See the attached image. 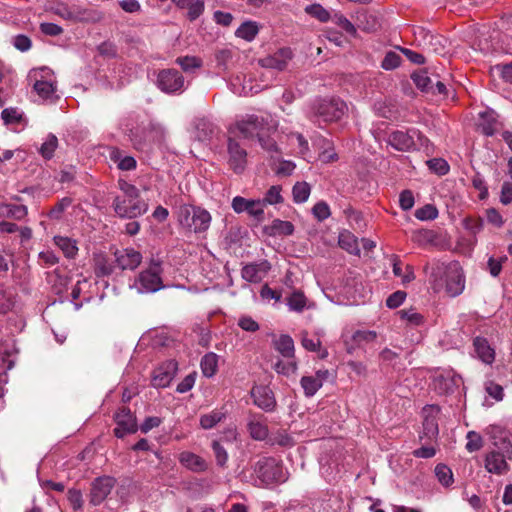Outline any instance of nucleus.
Instances as JSON below:
<instances>
[{
  "label": "nucleus",
  "mask_w": 512,
  "mask_h": 512,
  "mask_svg": "<svg viewBox=\"0 0 512 512\" xmlns=\"http://www.w3.org/2000/svg\"><path fill=\"white\" fill-rule=\"evenodd\" d=\"M112 485L110 482H93L91 489V503L93 505H99L110 493Z\"/></svg>",
  "instance_id": "nucleus-37"
},
{
  "label": "nucleus",
  "mask_w": 512,
  "mask_h": 512,
  "mask_svg": "<svg viewBox=\"0 0 512 512\" xmlns=\"http://www.w3.org/2000/svg\"><path fill=\"white\" fill-rule=\"evenodd\" d=\"M440 413V407L437 405H426L422 409L423 430L419 436L420 440L427 438L429 440L436 439L439 433L437 417Z\"/></svg>",
  "instance_id": "nucleus-13"
},
{
  "label": "nucleus",
  "mask_w": 512,
  "mask_h": 512,
  "mask_svg": "<svg viewBox=\"0 0 512 512\" xmlns=\"http://www.w3.org/2000/svg\"><path fill=\"white\" fill-rule=\"evenodd\" d=\"M134 287L139 293H154L164 288L160 277V264L155 263V269L149 268L142 271L134 282Z\"/></svg>",
  "instance_id": "nucleus-9"
},
{
  "label": "nucleus",
  "mask_w": 512,
  "mask_h": 512,
  "mask_svg": "<svg viewBox=\"0 0 512 512\" xmlns=\"http://www.w3.org/2000/svg\"><path fill=\"white\" fill-rule=\"evenodd\" d=\"M259 33V25L255 21L243 22L235 31V35L245 41H253Z\"/></svg>",
  "instance_id": "nucleus-36"
},
{
  "label": "nucleus",
  "mask_w": 512,
  "mask_h": 512,
  "mask_svg": "<svg viewBox=\"0 0 512 512\" xmlns=\"http://www.w3.org/2000/svg\"><path fill=\"white\" fill-rule=\"evenodd\" d=\"M228 165L237 174L242 173L247 165V151L232 136L227 140Z\"/></svg>",
  "instance_id": "nucleus-11"
},
{
  "label": "nucleus",
  "mask_w": 512,
  "mask_h": 512,
  "mask_svg": "<svg viewBox=\"0 0 512 512\" xmlns=\"http://www.w3.org/2000/svg\"><path fill=\"white\" fill-rule=\"evenodd\" d=\"M1 118L6 124L20 122L22 115L16 108H5L1 113Z\"/></svg>",
  "instance_id": "nucleus-61"
},
{
  "label": "nucleus",
  "mask_w": 512,
  "mask_h": 512,
  "mask_svg": "<svg viewBox=\"0 0 512 512\" xmlns=\"http://www.w3.org/2000/svg\"><path fill=\"white\" fill-rule=\"evenodd\" d=\"M433 388L438 394H448L453 392L456 383L453 377L449 375L439 374L433 378Z\"/></svg>",
  "instance_id": "nucleus-34"
},
{
  "label": "nucleus",
  "mask_w": 512,
  "mask_h": 512,
  "mask_svg": "<svg viewBox=\"0 0 512 512\" xmlns=\"http://www.w3.org/2000/svg\"><path fill=\"white\" fill-rule=\"evenodd\" d=\"M398 315L402 320H405L413 326H421L425 322L424 316L418 313L414 308L400 310Z\"/></svg>",
  "instance_id": "nucleus-45"
},
{
  "label": "nucleus",
  "mask_w": 512,
  "mask_h": 512,
  "mask_svg": "<svg viewBox=\"0 0 512 512\" xmlns=\"http://www.w3.org/2000/svg\"><path fill=\"white\" fill-rule=\"evenodd\" d=\"M196 375V372H192L186 375L184 379L180 383H178L176 391L181 394L190 391L195 385Z\"/></svg>",
  "instance_id": "nucleus-59"
},
{
  "label": "nucleus",
  "mask_w": 512,
  "mask_h": 512,
  "mask_svg": "<svg viewBox=\"0 0 512 512\" xmlns=\"http://www.w3.org/2000/svg\"><path fill=\"white\" fill-rule=\"evenodd\" d=\"M28 78L33 81V89L42 100L52 102L58 99L57 82L51 69L47 67L33 69L29 72Z\"/></svg>",
  "instance_id": "nucleus-4"
},
{
  "label": "nucleus",
  "mask_w": 512,
  "mask_h": 512,
  "mask_svg": "<svg viewBox=\"0 0 512 512\" xmlns=\"http://www.w3.org/2000/svg\"><path fill=\"white\" fill-rule=\"evenodd\" d=\"M111 159L117 163V167L123 171L134 170L137 166V162L132 156H122L119 150H113L111 152Z\"/></svg>",
  "instance_id": "nucleus-39"
},
{
  "label": "nucleus",
  "mask_w": 512,
  "mask_h": 512,
  "mask_svg": "<svg viewBox=\"0 0 512 512\" xmlns=\"http://www.w3.org/2000/svg\"><path fill=\"white\" fill-rule=\"evenodd\" d=\"M254 472L259 480H283L286 477L282 461L274 457L259 459L254 466Z\"/></svg>",
  "instance_id": "nucleus-7"
},
{
  "label": "nucleus",
  "mask_w": 512,
  "mask_h": 512,
  "mask_svg": "<svg viewBox=\"0 0 512 512\" xmlns=\"http://www.w3.org/2000/svg\"><path fill=\"white\" fill-rule=\"evenodd\" d=\"M401 61L402 59L398 53L388 51L381 62V68L386 71L394 70L400 66Z\"/></svg>",
  "instance_id": "nucleus-50"
},
{
  "label": "nucleus",
  "mask_w": 512,
  "mask_h": 512,
  "mask_svg": "<svg viewBox=\"0 0 512 512\" xmlns=\"http://www.w3.org/2000/svg\"><path fill=\"white\" fill-rule=\"evenodd\" d=\"M274 370L280 375L289 377L296 374L298 370V364L295 358L288 359L287 361L279 359L274 364Z\"/></svg>",
  "instance_id": "nucleus-41"
},
{
  "label": "nucleus",
  "mask_w": 512,
  "mask_h": 512,
  "mask_svg": "<svg viewBox=\"0 0 512 512\" xmlns=\"http://www.w3.org/2000/svg\"><path fill=\"white\" fill-rule=\"evenodd\" d=\"M277 128L278 121L270 113L264 115L246 114L230 125L228 132L232 137L252 139L265 133H273Z\"/></svg>",
  "instance_id": "nucleus-2"
},
{
  "label": "nucleus",
  "mask_w": 512,
  "mask_h": 512,
  "mask_svg": "<svg viewBox=\"0 0 512 512\" xmlns=\"http://www.w3.org/2000/svg\"><path fill=\"white\" fill-rule=\"evenodd\" d=\"M292 58L293 53L290 48H281L273 54L259 59L258 63L263 68L283 71L287 68Z\"/></svg>",
  "instance_id": "nucleus-17"
},
{
  "label": "nucleus",
  "mask_w": 512,
  "mask_h": 512,
  "mask_svg": "<svg viewBox=\"0 0 512 512\" xmlns=\"http://www.w3.org/2000/svg\"><path fill=\"white\" fill-rule=\"evenodd\" d=\"M338 244L342 249L346 250L348 253L355 256L360 255L358 239L350 231L343 230L339 233Z\"/></svg>",
  "instance_id": "nucleus-27"
},
{
  "label": "nucleus",
  "mask_w": 512,
  "mask_h": 512,
  "mask_svg": "<svg viewBox=\"0 0 512 512\" xmlns=\"http://www.w3.org/2000/svg\"><path fill=\"white\" fill-rule=\"evenodd\" d=\"M254 404L260 409L271 412L276 407V400L272 390L266 386L254 387L251 391Z\"/></svg>",
  "instance_id": "nucleus-20"
},
{
  "label": "nucleus",
  "mask_w": 512,
  "mask_h": 512,
  "mask_svg": "<svg viewBox=\"0 0 512 512\" xmlns=\"http://www.w3.org/2000/svg\"><path fill=\"white\" fill-rule=\"evenodd\" d=\"M444 273L446 277V293L451 297H457L464 291L465 276L462 267L458 262H451L448 265L437 266L432 276L437 277L438 274Z\"/></svg>",
  "instance_id": "nucleus-5"
},
{
  "label": "nucleus",
  "mask_w": 512,
  "mask_h": 512,
  "mask_svg": "<svg viewBox=\"0 0 512 512\" xmlns=\"http://www.w3.org/2000/svg\"><path fill=\"white\" fill-rule=\"evenodd\" d=\"M485 434L493 446L485 456V469L491 474L504 476L509 472V462L512 461V432L493 424L486 427Z\"/></svg>",
  "instance_id": "nucleus-1"
},
{
  "label": "nucleus",
  "mask_w": 512,
  "mask_h": 512,
  "mask_svg": "<svg viewBox=\"0 0 512 512\" xmlns=\"http://www.w3.org/2000/svg\"><path fill=\"white\" fill-rule=\"evenodd\" d=\"M177 221L181 228L193 233L206 232L212 216L206 209L190 204H183L177 210Z\"/></svg>",
  "instance_id": "nucleus-3"
},
{
  "label": "nucleus",
  "mask_w": 512,
  "mask_h": 512,
  "mask_svg": "<svg viewBox=\"0 0 512 512\" xmlns=\"http://www.w3.org/2000/svg\"><path fill=\"white\" fill-rule=\"evenodd\" d=\"M473 346L478 358L485 364H492L495 360V350L484 337H476Z\"/></svg>",
  "instance_id": "nucleus-24"
},
{
  "label": "nucleus",
  "mask_w": 512,
  "mask_h": 512,
  "mask_svg": "<svg viewBox=\"0 0 512 512\" xmlns=\"http://www.w3.org/2000/svg\"><path fill=\"white\" fill-rule=\"evenodd\" d=\"M274 348L285 358H295L294 341L291 336L283 334L274 341Z\"/></svg>",
  "instance_id": "nucleus-30"
},
{
  "label": "nucleus",
  "mask_w": 512,
  "mask_h": 512,
  "mask_svg": "<svg viewBox=\"0 0 512 512\" xmlns=\"http://www.w3.org/2000/svg\"><path fill=\"white\" fill-rule=\"evenodd\" d=\"M312 213L318 221H324L331 215L330 208L324 201L316 203L312 208Z\"/></svg>",
  "instance_id": "nucleus-56"
},
{
  "label": "nucleus",
  "mask_w": 512,
  "mask_h": 512,
  "mask_svg": "<svg viewBox=\"0 0 512 512\" xmlns=\"http://www.w3.org/2000/svg\"><path fill=\"white\" fill-rule=\"evenodd\" d=\"M301 344L307 351L319 353L320 358H326L328 355L327 349L322 348L320 339L308 337L307 332L302 334Z\"/></svg>",
  "instance_id": "nucleus-38"
},
{
  "label": "nucleus",
  "mask_w": 512,
  "mask_h": 512,
  "mask_svg": "<svg viewBox=\"0 0 512 512\" xmlns=\"http://www.w3.org/2000/svg\"><path fill=\"white\" fill-rule=\"evenodd\" d=\"M313 115L324 122L340 120L347 111L344 101L339 98H324L315 100L312 106Z\"/></svg>",
  "instance_id": "nucleus-6"
},
{
  "label": "nucleus",
  "mask_w": 512,
  "mask_h": 512,
  "mask_svg": "<svg viewBox=\"0 0 512 512\" xmlns=\"http://www.w3.org/2000/svg\"><path fill=\"white\" fill-rule=\"evenodd\" d=\"M406 299V293L404 291H396L392 293L386 300L388 308L395 309L403 304Z\"/></svg>",
  "instance_id": "nucleus-63"
},
{
  "label": "nucleus",
  "mask_w": 512,
  "mask_h": 512,
  "mask_svg": "<svg viewBox=\"0 0 512 512\" xmlns=\"http://www.w3.org/2000/svg\"><path fill=\"white\" fill-rule=\"evenodd\" d=\"M310 192L311 187L307 182H297L292 188L293 201L297 204L306 202Z\"/></svg>",
  "instance_id": "nucleus-42"
},
{
  "label": "nucleus",
  "mask_w": 512,
  "mask_h": 512,
  "mask_svg": "<svg viewBox=\"0 0 512 512\" xmlns=\"http://www.w3.org/2000/svg\"><path fill=\"white\" fill-rule=\"evenodd\" d=\"M184 8L188 9V18L193 21L203 13L204 0H196L195 3H189V5Z\"/></svg>",
  "instance_id": "nucleus-62"
},
{
  "label": "nucleus",
  "mask_w": 512,
  "mask_h": 512,
  "mask_svg": "<svg viewBox=\"0 0 512 512\" xmlns=\"http://www.w3.org/2000/svg\"><path fill=\"white\" fill-rule=\"evenodd\" d=\"M266 231L271 236H289L294 232V225L290 221L275 219L266 228Z\"/></svg>",
  "instance_id": "nucleus-33"
},
{
  "label": "nucleus",
  "mask_w": 512,
  "mask_h": 512,
  "mask_svg": "<svg viewBox=\"0 0 512 512\" xmlns=\"http://www.w3.org/2000/svg\"><path fill=\"white\" fill-rule=\"evenodd\" d=\"M305 11L320 22H327L330 19L329 11L317 3L306 6Z\"/></svg>",
  "instance_id": "nucleus-49"
},
{
  "label": "nucleus",
  "mask_w": 512,
  "mask_h": 512,
  "mask_svg": "<svg viewBox=\"0 0 512 512\" xmlns=\"http://www.w3.org/2000/svg\"><path fill=\"white\" fill-rule=\"evenodd\" d=\"M414 203V196L410 190H404L400 193L399 205L403 210L408 211L412 209Z\"/></svg>",
  "instance_id": "nucleus-64"
},
{
  "label": "nucleus",
  "mask_w": 512,
  "mask_h": 512,
  "mask_svg": "<svg viewBox=\"0 0 512 512\" xmlns=\"http://www.w3.org/2000/svg\"><path fill=\"white\" fill-rule=\"evenodd\" d=\"M247 431L255 441H266L269 437V428L266 418L262 414H250L247 418Z\"/></svg>",
  "instance_id": "nucleus-18"
},
{
  "label": "nucleus",
  "mask_w": 512,
  "mask_h": 512,
  "mask_svg": "<svg viewBox=\"0 0 512 512\" xmlns=\"http://www.w3.org/2000/svg\"><path fill=\"white\" fill-rule=\"evenodd\" d=\"M429 169L437 175H445L449 172V164L442 158H433L427 161Z\"/></svg>",
  "instance_id": "nucleus-52"
},
{
  "label": "nucleus",
  "mask_w": 512,
  "mask_h": 512,
  "mask_svg": "<svg viewBox=\"0 0 512 512\" xmlns=\"http://www.w3.org/2000/svg\"><path fill=\"white\" fill-rule=\"evenodd\" d=\"M179 461L183 466L193 471H204L207 467L203 458L188 451L180 454Z\"/></svg>",
  "instance_id": "nucleus-29"
},
{
  "label": "nucleus",
  "mask_w": 512,
  "mask_h": 512,
  "mask_svg": "<svg viewBox=\"0 0 512 512\" xmlns=\"http://www.w3.org/2000/svg\"><path fill=\"white\" fill-rule=\"evenodd\" d=\"M415 217L420 221L434 220L438 217V210L434 205L427 204L415 211Z\"/></svg>",
  "instance_id": "nucleus-51"
},
{
  "label": "nucleus",
  "mask_w": 512,
  "mask_h": 512,
  "mask_svg": "<svg viewBox=\"0 0 512 512\" xmlns=\"http://www.w3.org/2000/svg\"><path fill=\"white\" fill-rule=\"evenodd\" d=\"M388 143L398 151H409L414 147L413 135L404 131L391 133Z\"/></svg>",
  "instance_id": "nucleus-25"
},
{
  "label": "nucleus",
  "mask_w": 512,
  "mask_h": 512,
  "mask_svg": "<svg viewBox=\"0 0 512 512\" xmlns=\"http://www.w3.org/2000/svg\"><path fill=\"white\" fill-rule=\"evenodd\" d=\"M115 261L122 270H135L142 262V254L134 248H124L115 252Z\"/></svg>",
  "instance_id": "nucleus-19"
},
{
  "label": "nucleus",
  "mask_w": 512,
  "mask_h": 512,
  "mask_svg": "<svg viewBox=\"0 0 512 512\" xmlns=\"http://www.w3.org/2000/svg\"><path fill=\"white\" fill-rule=\"evenodd\" d=\"M377 338V332L374 330H357L352 335L353 345H349L347 342V352L352 354L356 347H360L365 343H372Z\"/></svg>",
  "instance_id": "nucleus-28"
},
{
  "label": "nucleus",
  "mask_w": 512,
  "mask_h": 512,
  "mask_svg": "<svg viewBox=\"0 0 512 512\" xmlns=\"http://www.w3.org/2000/svg\"><path fill=\"white\" fill-rule=\"evenodd\" d=\"M212 449L219 466H224L228 461V453L219 441L212 442Z\"/></svg>",
  "instance_id": "nucleus-58"
},
{
  "label": "nucleus",
  "mask_w": 512,
  "mask_h": 512,
  "mask_svg": "<svg viewBox=\"0 0 512 512\" xmlns=\"http://www.w3.org/2000/svg\"><path fill=\"white\" fill-rule=\"evenodd\" d=\"M116 427L114 435L117 438H123L127 434H132L137 431L136 417L132 414L130 409L121 408L114 416Z\"/></svg>",
  "instance_id": "nucleus-14"
},
{
  "label": "nucleus",
  "mask_w": 512,
  "mask_h": 512,
  "mask_svg": "<svg viewBox=\"0 0 512 512\" xmlns=\"http://www.w3.org/2000/svg\"><path fill=\"white\" fill-rule=\"evenodd\" d=\"M7 217L13 218L15 220H23L28 215V208L25 205H16L11 204L7 205Z\"/></svg>",
  "instance_id": "nucleus-53"
},
{
  "label": "nucleus",
  "mask_w": 512,
  "mask_h": 512,
  "mask_svg": "<svg viewBox=\"0 0 512 512\" xmlns=\"http://www.w3.org/2000/svg\"><path fill=\"white\" fill-rule=\"evenodd\" d=\"M267 443L272 446L291 447L294 445V440L287 431L277 430L271 436L269 435Z\"/></svg>",
  "instance_id": "nucleus-40"
},
{
  "label": "nucleus",
  "mask_w": 512,
  "mask_h": 512,
  "mask_svg": "<svg viewBox=\"0 0 512 512\" xmlns=\"http://www.w3.org/2000/svg\"><path fill=\"white\" fill-rule=\"evenodd\" d=\"M72 204L70 197H64L59 200L56 205L50 210L49 217L58 219L60 215Z\"/></svg>",
  "instance_id": "nucleus-57"
},
{
  "label": "nucleus",
  "mask_w": 512,
  "mask_h": 512,
  "mask_svg": "<svg viewBox=\"0 0 512 512\" xmlns=\"http://www.w3.org/2000/svg\"><path fill=\"white\" fill-rule=\"evenodd\" d=\"M58 146V139L55 135L50 134L47 136L45 141L42 143L39 153L45 158V159H51L54 155V152Z\"/></svg>",
  "instance_id": "nucleus-46"
},
{
  "label": "nucleus",
  "mask_w": 512,
  "mask_h": 512,
  "mask_svg": "<svg viewBox=\"0 0 512 512\" xmlns=\"http://www.w3.org/2000/svg\"><path fill=\"white\" fill-rule=\"evenodd\" d=\"M156 84L166 94H180L185 90V79L175 69L161 70L157 75Z\"/></svg>",
  "instance_id": "nucleus-8"
},
{
  "label": "nucleus",
  "mask_w": 512,
  "mask_h": 512,
  "mask_svg": "<svg viewBox=\"0 0 512 512\" xmlns=\"http://www.w3.org/2000/svg\"><path fill=\"white\" fill-rule=\"evenodd\" d=\"M486 393L496 401L503 400L504 390L503 387L494 381H487L485 383Z\"/></svg>",
  "instance_id": "nucleus-55"
},
{
  "label": "nucleus",
  "mask_w": 512,
  "mask_h": 512,
  "mask_svg": "<svg viewBox=\"0 0 512 512\" xmlns=\"http://www.w3.org/2000/svg\"><path fill=\"white\" fill-rule=\"evenodd\" d=\"M411 79L414 84L421 90H427L431 79L428 77L425 71L415 72L411 75Z\"/></svg>",
  "instance_id": "nucleus-60"
},
{
  "label": "nucleus",
  "mask_w": 512,
  "mask_h": 512,
  "mask_svg": "<svg viewBox=\"0 0 512 512\" xmlns=\"http://www.w3.org/2000/svg\"><path fill=\"white\" fill-rule=\"evenodd\" d=\"M393 273L397 277H402L403 283H408L414 279V273L410 267H407V273L402 276V270L400 267V261L397 256L392 257Z\"/></svg>",
  "instance_id": "nucleus-54"
},
{
  "label": "nucleus",
  "mask_w": 512,
  "mask_h": 512,
  "mask_svg": "<svg viewBox=\"0 0 512 512\" xmlns=\"http://www.w3.org/2000/svg\"><path fill=\"white\" fill-rule=\"evenodd\" d=\"M271 269L268 261L264 260L259 263H250L242 268L241 275L244 280L250 283H259Z\"/></svg>",
  "instance_id": "nucleus-21"
},
{
  "label": "nucleus",
  "mask_w": 512,
  "mask_h": 512,
  "mask_svg": "<svg viewBox=\"0 0 512 512\" xmlns=\"http://www.w3.org/2000/svg\"><path fill=\"white\" fill-rule=\"evenodd\" d=\"M286 305L288 306L290 311L301 313L305 309H310L312 307L311 304H309L307 297L305 294L300 290L293 291L287 298H286Z\"/></svg>",
  "instance_id": "nucleus-26"
},
{
  "label": "nucleus",
  "mask_w": 512,
  "mask_h": 512,
  "mask_svg": "<svg viewBox=\"0 0 512 512\" xmlns=\"http://www.w3.org/2000/svg\"><path fill=\"white\" fill-rule=\"evenodd\" d=\"M53 241L55 245L63 252L65 257L73 259L78 254V246L76 240L64 236H55Z\"/></svg>",
  "instance_id": "nucleus-31"
},
{
  "label": "nucleus",
  "mask_w": 512,
  "mask_h": 512,
  "mask_svg": "<svg viewBox=\"0 0 512 512\" xmlns=\"http://www.w3.org/2000/svg\"><path fill=\"white\" fill-rule=\"evenodd\" d=\"M219 356L214 352L206 353L200 362V368L203 376L212 378L218 371Z\"/></svg>",
  "instance_id": "nucleus-32"
},
{
  "label": "nucleus",
  "mask_w": 512,
  "mask_h": 512,
  "mask_svg": "<svg viewBox=\"0 0 512 512\" xmlns=\"http://www.w3.org/2000/svg\"><path fill=\"white\" fill-rule=\"evenodd\" d=\"M178 370V364L174 360H168L159 365L153 372L151 384L155 388H166L174 379Z\"/></svg>",
  "instance_id": "nucleus-16"
},
{
  "label": "nucleus",
  "mask_w": 512,
  "mask_h": 512,
  "mask_svg": "<svg viewBox=\"0 0 512 512\" xmlns=\"http://www.w3.org/2000/svg\"><path fill=\"white\" fill-rule=\"evenodd\" d=\"M113 209L119 217L132 219L144 214L148 205L141 200L129 202L128 198L117 196L113 201Z\"/></svg>",
  "instance_id": "nucleus-10"
},
{
  "label": "nucleus",
  "mask_w": 512,
  "mask_h": 512,
  "mask_svg": "<svg viewBox=\"0 0 512 512\" xmlns=\"http://www.w3.org/2000/svg\"><path fill=\"white\" fill-rule=\"evenodd\" d=\"M118 185L119 189L123 193L121 196L122 198H128L129 202L140 200V192L135 185L128 183L125 180H119Z\"/></svg>",
  "instance_id": "nucleus-47"
},
{
  "label": "nucleus",
  "mask_w": 512,
  "mask_h": 512,
  "mask_svg": "<svg viewBox=\"0 0 512 512\" xmlns=\"http://www.w3.org/2000/svg\"><path fill=\"white\" fill-rule=\"evenodd\" d=\"M282 188L279 185H273L271 186L268 191L265 193V196L263 199H260V201H263V208H265L266 205H276L283 202V197L281 195Z\"/></svg>",
  "instance_id": "nucleus-44"
},
{
  "label": "nucleus",
  "mask_w": 512,
  "mask_h": 512,
  "mask_svg": "<svg viewBox=\"0 0 512 512\" xmlns=\"http://www.w3.org/2000/svg\"><path fill=\"white\" fill-rule=\"evenodd\" d=\"M184 72L190 73L202 67L201 58L196 56L178 57L175 61Z\"/></svg>",
  "instance_id": "nucleus-43"
},
{
  "label": "nucleus",
  "mask_w": 512,
  "mask_h": 512,
  "mask_svg": "<svg viewBox=\"0 0 512 512\" xmlns=\"http://www.w3.org/2000/svg\"><path fill=\"white\" fill-rule=\"evenodd\" d=\"M498 119L493 110H486L479 113L477 129L485 136L491 137L497 131Z\"/></svg>",
  "instance_id": "nucleus-22"
},
{
  "label": "nucleus",
  "mask_w": 512,
  "mask_h": 512,
  "mask_svg": "<svg viewBox=\"0 0 512 512\" xmlns=\"http://www.w3.org/2000/svg\"><path fill=\"white\" fill-rule=\"evenodd\" d=\"M53 12L64 20L81 22L88 20L87 11L80 7H68L67 5H58Z\"/></svg>",
  "instance_id": "nucleus-23"
},
{
  "label": "nucleus",
  "mask_w": 512,
  "mask_h": 512,
  "mask_svg": "<svg viewBox=\"0 0 512 512\" xmlns=\"http://www.w3.org/2000/svg\"><path fill=\"white\" fill-rule=\"evenodd\" d=\"M226 418V412L222 410H212L207 414H203L199 418L201 428L209 430L214 428L218 423Z\"/></svg>",
  "instance_id": "nucleus-35"
},
{
  "label": "nucleus",
  "mask_w": 512,
  "mask_h": 512,
  "mask_svg": "<svg viewBox=\"0 0 512 512\" xmlns=\"http://www.w3.org/2000/svg\"><path fill=\"white\" fill-rule=\"evenodd\" d=\"M231 206L237 214L246 212L257 221L264 219L263 201H260V199H247L242 196H236L232 199Z\"/></svg>",
  "instance_id": "nucleus-12"
},
{
  "label": "nucleus",
  "mask_w": 512,
  "mask_h": 512,
  "mask_svg": "<svg viewBox=\"0 0 512 512\" xmlns=\"http://www.w3.org/2000/svg\"><path fill=\"white\" fill-rule=\"evenodd\" d=\"M331 374L328 369H319L314 375H305L300 379V385L307 398L313 397L328 381Z\"/></svg>",
  "instance_id": "nucleus-15"
},
{
  "label": "nucleus",
  "mask_w": 512,
  "mask_h": 512,
  "mask_svg": "<svg viewBox=\"0 0 512 512\" xmlns=\"http://www.w3.org/2000/svg\"><path fill=\"white\" fill-rule=\"evenodd\" d=\"M466 449L473 453L479 451L483 447V437L476 431H469L466 435Z\"/></svg>",
  "instance_id": "nucleus-48"
}]
</instances>
